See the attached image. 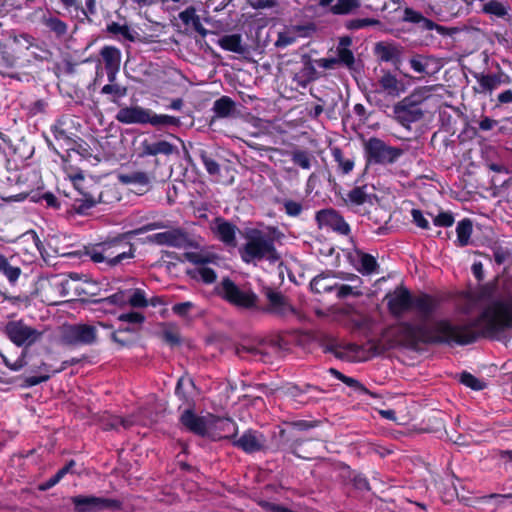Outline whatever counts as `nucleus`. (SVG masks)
Returning <instances> with one entry per match:
<instances>
[{"mask_svg": "<svg viewBox=\"0 0 512 512\" xmlns=\"http://www.w3.org/2000/svg\"><path fill=\"white\" fill-rule=\"evenodd\" d=\"M512 324V300L490 303L473 322L457 325L450 321L436 322L431 328L407 323L392 329L395 344L456 343L465 345L474 342L479 335H492Z\"/></svg>", "mask_w": 512, "mask_h": 512, "instance_id": "f257e3e1", "label": "nucleus"}, {"mask_svg": "<svg viewBox=\"0 0 512 512\" xmlns=\"http://www.w3.org/2000/svg\"><path fill=\"white\" fill-rule=\"evenodd\" d=\"M239 253L241 259L247 264H256L262 260L275 263L281 258L275 246L274 236L270 232L260 229L246 231L245 243Z\"/></svg>", "mask_w": 512, "mask_h": 512, "instance_id": "f03ea898", "label": "nucleus"}, {"mask_svg": "<svg viewBox=\"0 0 512 512\" xmlns=\"http://www.w3.org/2000/svg\"><path fill=\"white\" fill-rule=\"evenodd\" d=\"M436 86L416 88L411 94L396 103L393 108L395 119L402 125L419 121L423 117L420 105L431 97Z\"/></svg>", "mask_w": 512, "mask_h": 512, "instance_id": "7ed1b4c3", "label": "nucleus"}, {"mask_svg": "<svg viewBox=\"0 0 512 512\" xmlns=\"http://www.w3.org/2000/svg\"><path fill=\"white\" fill-rule=\"evenodd\" d=\"M69 177L75 189L81 194V198H75L72 210L77 214H85L100 201V196L95 193L98 187L92 180L86 181L82 174L70 175Z\"/></svg>", "mask_w": 512, "mask_h": 512, "instance_id": "20e7f679", "label": "nucleus"}, {"mask_svg": "<svg viewBox=\"0 0 512 512\" xmlns=\"http://www.w3.org/2000/svg\"><path fill=\"white\" fill-rule=\"evenodd\" d=\"M3 332L13 344L23 347L25 351L39 341L43 335V332L27 325L22 320L8 321Z\"/></svg>", "mask_w": 512, "mask_h": 512, "instance_id": "39448f33", "label": "nucleus"}, {"mask_svg": "<svg viewBox=\"0 0 512 512\" xmlns=\"http://www.w3.org/2000/svg\"><path fill=\"white\" fill-rule=\"evenodd\" d=\"M364 148L369 161L378 164L394 163L404 153L403 149L389 146L376 137L369 138L364 143Z\"/></svg>", "mask_w": 512, "mask_h": 512, "instance_id": "423d86ee", "label": "nucleus"}, {"mask_svg": "<svg viewBox=\"0 0 512 512\" xmlns=\"http://www.w3.org/2000/svg\"><path fill=\"white\" fill-rule=\"evenodd\" d=\"M220 294L229 303L245 309L254 307L257 301V296L252 291L239 288L228 278L221 282Z\"/></svg>", "mask_w": 512, "mask_h": 512, "instance_id": "0eeeda50", "label": "nucleus"}, {"mask_svg": "<svg viewBox=\"0 0 512 512\" xmlns=\"http://www.w3.org/2000/svg\"><path fill=\"white\" fill-rule=\"evenodd\" d=\"M473 77L477 82V85L473 87V91L476 94L491 95L501 84H509L511 82V78L500 69L495 74L474 73Z\"/></svg>", "mask_w": 512, "mask_h": 512, "instance_id": "6e6552de", "label": "nucleus"}, {"mask_svg": "<svg viewBox=\"0 0 512 512\" xmlns=\"http://www.w3.org/2000/svg\"><path fill=\"white\" fill-rule=\"evenodd\" d=\"M94 286L87 279H81L77 274L70 273L69 280H66V303L81 301L84 302L92 296Z\"/></svg>", "mask_w": 512, "mask_h": 512, "instance_id": "1a4fd4ad", "label": "nucleus"}, {"mask_svg": "<svg viewBox=\"0 0 512 512\" xmlns=\"http://www.w3.org/2000/svg\"><path fill=\"white\" fill-rule=\"evenodd\" d=\"M39 371L36 372L35 375H19V376H7L6 373H0V384L5 385H15L21 388H29L36 386L42 382H45L49 379V374L47 373L46 365L41 362L38 366Z\"/></svg>", "mask_w": 512, "mask_h": 512, "instance_id": "9d476101", "label": "nucleus"}, {"mask_svg": "<svg viewBox=\"0 0 512 512\" xmlns=\"http://www.w3.org/2000/svg\"><path fill=\"white\" fill-rule=\"evenodd\" d=\"M213 421V415L198 416L191 409H186L180 417V423L188 431L197 435H208L209 425Z\"/></svg>", "mask_w": 512, "mask_h": 512, "instance_id": "9b49d317", "label": "nucleus"}, {"mask_svg": "<svg viewBox=\"0 0 512 512\" xmlns=\"http://www.w3.org/2000/svg\"><path fill=\"white\" fill-rule=\"evenodd\" d=\"M96 340V329L87 324L66 326V345H86Z\"/></svg>", "mask_w": 512, "mask_h": 512, "instance_id": "f8f14e48", "label": "nucleus"}, {"mask_svg": "<svg viewBox=\"0 0 512 512\" xmlns=\"http://www.w3.org/2000/svg\"><path fill=\"white\" fill-rule=\"evenodd\" d=\"M72 502L78 512H96L106 508L118 507V501L116 500L92 496H77L72 498Z\"/></svg>", "mask_w": 512, "mask_h": 512, "instance_id": "ddd939ff", "label": "nucleus"}, {"mask_svg": "<svg viewBox=\"0 0 512 512\" xmlns=\"http://www.w3.org/2000/svg\"><path fill=\"white\" fill-rule=\"evenodd\" d=\"M316 221L320 227L330 228L341 234H348L350 231L349 225L334 209H324L317 212Z\"/></svg>", "mask_w": 512, "mask_h": 512, "instance_id": "4468645a", "label": "nucleus"}, {"mask_svg": "<svg viewBox=\"0 0 512 512\" xmlns=\"http://www.w3.org/2000/svg\"><path fill=\"white\" fill-rule=\"evenodd\" d=\"M335 357L347 362H360L369 358V353L362 346L354 343L337 344L332 348Z\"/></svg>", "mask_w": 512, "mask_h": 512, "instance_id": "2eb2a0df", "label": "nucleus"}, {"mask_svg": "<svg viewBox=\"0 0 512 512\" xmlns=\"http://www.w3.org/2000/svg\"><path fill=\"white\" fill-rule=\"evenodd\" d=\"M375 91L396 98L405 91V85L391 72L383 71V74L378 79Z\"/></svg>", "mask_w": 512, "mask_h": 512, "instance_id": "dca6fc26", "label": "nucleus"}, {"mask_svg": "<svg viewBox=\"0 0 512 512\" xmlns=\"http://www.w3.org/2000/svg\"><path fill=\"white\" fill-rule=\"evenodd\" d=\"M388 307L390 311L399 315L412 307L413 299L409 291L404 287L396 288L392 293L387 295Z\"/></svg>", "mask_w": 512, "mask_h": 512, "instance_id": "f3484780", "label": "nucleus"}, {"mask_svg": "<svg viewBox=\"0 0 512 512\" xmlns=\"http://www.w3.org/2000/svg\"><path fill=\"white\" fill-rule=\"evenodd\" d=\"M29 198L32 202H40L41 200H44L46 202V206L48 208L53 209H60L61 202L58 200V198L52 193V192H35L33 190L30 191H23L19 194L12 195L8 197L7 200L14 201V202H20L24 201L25 199Z\"/></svg>", "mask_w": 512, "mask_h": 512, "instance_id": "a211bd4d", "label": "nucleus"}, {"mask_svg": "<svg viewBox=\"0 0 512 512\" xmlns=\"http://www.w3.org/2000/svg\"><path fill=\"white\" fill-rule=\"evenodd\" d=\"M211 230L226 245L233 247L236 245L237 227L234 224L222 218H216L211 224Z\"/></svg>", "mask_w": 512, "mask_h": 512, "instance_id": "6ab92c4d", "label": "nucleus"}, {"mask_svg": "<svg viewBox=\"0 0 512 512\" xmlns=\"http://www.w3.org/2000/svg\"><path fill=\"white\" fill-rule=\"evenodd\" d=\"M153 241L159 245H167L179 248L185 247L189 243L187 234L180 228L157 233L153 236Z\"/></svg>", "mask_w": 512, "mask_h": 512, "instance_id": "aec40b11", "label": "nucleus"}, {"mask_svg": "<svg viewBox=\"0 0 512 512\" xmlns=\"http://www.w3.org/2000/svg\"><path fill=\"white\" fill-rule=\"evenodd\" d=\"M148 112L140 106L124 107L118 111L116 119L123 124H147Z\"/></svg>", "mask_w": 512, "mask_h": 512, "instance_id": "412c9836", "label": "nucleus"}, {"mask_svg": "<svg viewBox=\"0 0 512 512\" xmlns=\"http://www.w3.org/2000/svg\"><path fill=\"white\" fill-rule=\"evenodd\" d=\"M100 424L104 430H119L120 427L124 429L130 428L134 424H146V421L141 418L131 416L128 418H121L119 416L105 413L100 418Z\"/></svg>", "mask_w": 512, "mask_h": 512, "instance_id": "4be33fe9", "label": "nucleus"}, {"mask_svg": "<svg viewBox=\"0 0 512 512\" xmlns=\"http://www.w3.org/2000/svg\"><path fill=\"white\" fill-rule=\"evenodd\" d=\"M236 434V424L228 418H220L213 415V421L209 425L208 435L213 438H230Z\"/></svg>", "mask_w": 512, "mask_h": 512, "instance_id": "5701e85b", "label": "nucleus"}, {"mask_svg": "<svg viewBox=\"0 0 512 512\" xmlns=\"http://www.w3.org/2000/svg\"><path fill=\"white\" fill-rule=\"evenodd\" d=\"M265 437L256 431L245 432L234 445L238 446L247 453H253L262 450L265 447Z\"/></svg>", "mask_w": 512, "mask_h": 512, "instance_id": "b1692460", "label": "nucleus"}, {"mask_svg": "<svg viewBox=\"0 0 512 512\" xmlns=\"http://www.w3.org/2000/svg\"><path fill=\"white\" fill-rule=\"evenodd\" d=\"M100 55L105 63L110 81L115 79V74L119 70L121 62V52L113 46H105L101 49Z\"/></svg>", "mask_w": 512, "mask_h": 512, "instance_id": "393cba45", "label": "nucleus"}, {"mask_svg": "<svg viewBox=\"0 0 512 512\" xmlns=\"http://www.w3.org/2000/svg\"><path fill=\"white\" fill-rule=\"evenodd\" d=\"M322 7L330 6V11L336 15L349 14L360 7L359 0H319Z\"/></svg>", "mask_w": 512, "mask_h": 512, "instance_id": "a878e982", "label": "nucleus"}, {"mask_svg": "<svg viewBox=\"0 0 512 512\" xmlns=\"http://www.w3.org/2000/svg\"><path fill=\"white\" fill-rule=\"evenodd\" d=\"M100 245L102 249L106 250L104 256H106V263L109 266H115L119 264L122 260L133 257L131 249L129 250V252H120L117 254L115 253L114 248L117 247L118 241L113 240L109 242L100 243Z\"/></svg>", "mask_w": 512, "mask_h": 512, "instance_id": "bb28decb", "label": "nucleus"}, {"mask_svg": "<svg viewBox=\"0 0 512 512\" xmlns=\"http://www.w3.org/2000/svg\"><path fill=\"white\" fill-rule=\"evenodd\" d=\"M184 257L190 263L199 266L207 264H216L220 259V257L216 253L204 249L199 251L186 252L184 254Z\"/></svg>", "mask_w": 512, "mask_h": 512, "instance_id": "cd10ccee", "label": "nucleus"}, {"mask_svg": "<svg viewBox=\"0 0 512 512\" xmlns=\"http://www.w3.org/2000/svg\"><path fill=\"white\" fill-rule=\"evenodd\" d=\"M267 297L272 312L279 315H287L288 313L293 312L291 305L282 294L270 291L268 292Z\"/></svg>", "mask_w": 512, "mask_h": 512, "instance_id": "c85d7f7f", "label": "nucleus"}, {"mask_svg": "<svg viewBox=\"0 0 512 512\" xmlns=\"http://www.w3.org/2000/svg\"><path fill=\"white\" fill-rule=\"evenodd\" d=\"M142 148V154L145 156H156L158 154L170 155L174 152V146L168 141L164 140L155 143L144 141Z\"/></svg>", "mask_w": 512, "mask_h": 512, "instance_id": "c756f323", "label": "nucleus"}, {"mask_svg": "<svg viewBox=\"0 0 512 512\" xmlns=\"http://www.w3.org/2000/svg\"><path fill=\"white\" fill-rule=\"evenodd\" d=\"M375 53L381 61L390 62L400 57L401 50L394 44L380 42L375 45Z\"/></svg>", "mask_w": 512, "mask_h": 512, "instance_id": "7c9ffc66", "label": "nucleus"}, {"mask_svg": "<svg viewBox=\"0 0 512 512\" xmlns=\"http://www.w3.org/2000/svg\"><path fill=\"white\" fill-rule=\"evenodd\" d=\"M218 45L227 51L237 54L246 52L245 46L242 44V37L239 34L225 35L218 40Z\"/></svg>", "mask_w": 512, "mask_h": 512, "instance_id": "2f4dec72", "label": "nucleus"}, {"mask_svg": "<svg viewBox=\"0 0 512 512\" xmlns=\"http://www.w3.org/2000/svg\"><path fill=\"white\" fill-rule=\"evenodd\" d=\"M21 273L22 270L19 266H13L6 256L0 253V274L4 275L11 285L18 281Z\"/></svg>", "mask_w": 512, "mask_h": 512, "instance_id": "473e14b6", "label": "nucleus"}, {"mask_svg": "<svg viewBox=\"0 0 512 512\" xmlns=\"http://www.w3.org/2000/svg\"><path fill=\"white\" fill-rule=\"evenodd\" d=\"M473 231L472 221L470 219H463L458 222L456 227L457 244L460 247L467 246L470 243V238Z\"/></svg>", "mask_w": 512, "mask_h": 512, "instance_id": "72a5a7b5", "label": "nucleus"}, {"mask_svg": "<svg viewBox=\"0 0 512 512\" xmlns=\"http://www.w3.org/2000/svg\"><path fill=\"white\" fill-rule=\"evenodd\" d=\"M179 18L184 24H191L201 35L206 34V30L201 24L200 17L196 14V10L193 7H189L180 12Z\"/></svg>", "mask_w": 512, "mask_h": 512, "instance_id": "f704fd0d", "label": "nucleus"}, {"mask_svg": "<svg viewBox=\"0 0 512 512\" xmlns=\"http://www.w3.org/2000/svg\"><path fill=\"white\" fill-rule=\"evenodd\" d=\"M188 274L197 280H201L205 284L214 283L217 279V274L214 269L207 265H201L198 268L188 271Z\"/></svg>", "mask_w": 512, "mask_h": 512, "instance_id": "c9c22d12", "label": "nucleus"}, {"mask_svg": "<svg viewBox=\"0 0 512 512\" xmlns=\"http://www.w3.org/2000/svg\"><path fill=\"white\" fill-rule=\"evenodd\" d=\"M373 195L367 192V186L355 187L347 194V200L354 205L371 202Z\"/></svg>", "mask_w": 512, "mask_h": 512, "instance_id": "e433bc0d", "label": "nucleus"}, {"mask_svg": "<svg viewBox=\"0 0 512 512\" xmlns=\"http://www.w3.org/2000/svg\"><path fill=\"white\" fill-rule=\"evenodd\" d=\"M161 336L162 339L171 346L179 345L181 342L179 329L174 324H163Z\"/></svg>", "mask_w": 512, "mask_h": 512, "instance_id": "4c0bfd02", "label": "nucleus"}, {"mask_svg": "<svg viewBox=\"0 0 512 512\" xmlns=\"http://www.w3.org/2000/svg\"><path fill=\"white\" fill-rule=\"evenodd\" d=\"M334 160L337 162L340 171L343 174L350 173L354 168V160L344 156L342 150L338 147H334L331 150Z\"/></svg>", "mask_w": 512, "mask_h": 512, "instance_id": "58836bf2", "label": "nucleus"}, {"mask_svg": "<svg viewBox=\"0 0 512 512\" xmlns=\"http://www.w3.org/2000/svg\"><path fill=\"white\" fill-rule=\"evenodd\" d=\"M412 306L422 314L428 315L436 308V301L428 295H422L413 300Z\"/></svg>", "mask_w": 512, "mask_h": 512, "instance_id": "ea45409f", "label": "nucleus"}, {"mask_svg": "<svg viewBox=\"0 0 512 512\" xmlns=\"http://www.w3.org/2000/svg\"><path fill=\"white\" fill-rule=\"evenodd\" d=\"M107 32L112 35H120L125 40L133 42L135 40V35L130 27L126 24H119L117 22H112L107 25Z\"/></svg>", "mask_w": 512, "mask_h": 512, "instance_id": "a19ab883", "label": "nucleus"}, {"mask_svg": "<svg viewBox=\"0 0 512 512\" xmlns=\"http://www.w3.org/2000/svg\"><path fill=\"white\" fill-rule=\"evenodd\" d=\"M4 364L12 371H19L22 368L29 366V361L27 360L26 351L22 350L20 356L16 359H12L8 355L1 354Z\"/></svg>", "mask_w": 512, "mask_h": 512, "instance_id": "79ce46f5", "label": "nucleus"}, {"mask_svg": "<svg viewBox=\"0 0 512 512\" xmlns=\"http://www.w3.org/2000/svg\"><path fill=\"white\" fill-rule=\"evenodd\" d=\"M311 289L316 293H325L335 288L332 279L325 275H319L311 281Z\"/></svg>", "mask_w": 512, "mask_h": 512, "instance_id": "37998d69", "label": "nucleus"}, {"mask_svg": "<svg viewBox=\"0 0 512 512\" xmlns=\"http://www.w3.org/2000/svg\"><path fill=\"white\" fill-rule=\"evenodd\" d=\"M234 108V102L226 96L221 97L214 103L213 110L219 117H227L231 114Z\"/></svg>", "mask_w": 512, "mask_h": 512, "instance_id": "c03bdc74", "label": "nucleus"}, {"mask_svg": "<svg viewBox=\"0 0 512 512\" xmlns=\"http://www.w3.org/2000/svg\"><path fill=\"white\" fill-rule=\"evenodd\" d=\"M148 121L147 123L153 126H161V125H179L180 121L178 118L169 115H157L153 114L150 110L148 112Z\"/></svg>", "mask_w": 512, "mask_h": 512, "instance_id": "a18cd8bd", "label": "nucleus"}, {"mask_svg": "<svg viewBox=\"0 0 512 512\" xmlns=\"http://www.w3.org/2000/svg\"><path fill=\"white\" fill-rule=\"evenodd\" d=\"M299 30H301L300 27H295V28H293V30H286V31L280 32L278 34V38L275 42V46L278 48H284L288 45L293 44L297 39L296 31H299Z\"/></svg>", "mask_w": 512, "mask_h": 512, "instance_id": "49530a36", "label": "nucleus"}, {"mask_svg": "<svg viewBox=\"0 0 512 512\" xmlns=\"http://www.w3.org/2000/svg\"><path fill=\"white\" fill-rule=\"evenodd\" d=\"M119 180L124 184L137 183L145 185L149 182V178L145 172L137 171L130 174H120Z\"/></svg>", "mask_w": 512, "mask_h": 512, "instance_id": "de8ad7c7", "label": "nucleus"}, {"mask_svg": "<svg viewBox=\"0 0 512 512\" xmlns=\"http://www.w3.org/2000/svg\"><path fill=\"white\" fill-rule=\"evenodd\" d=\"M312 156L303 150H295L292 152V161L302 169L308 170L311 167Z\"/></svg>", "mask_w": 512, "mask_h": 512, "instance_id": "09e8293b", "label": "nucleus"}, {"mask_svg": "<svg viewBox=\"0 0 512 512\" xmlns=\"http://www.w3.org/2000/svg\"><path fill=\"white\" fill-rule=\"evenodd\" d=\"M360 272L364 274L374 273L378 267L376 259L369 254H362L360 256Z\"/></svg>", "mask_w": 512, "mask_h": 512, "instance_id": "8fccbe9b", "label": "nucleus"}, {"mask_svg": "<svg viewBox=\"0 0 512 512\" xmlns=\"http://www.w3.org/2000/svg\"><path fill=\"white\" fill-rule=\"evenodd\" d=\"M66 147L69 152L75 151L82 157L90 156L89 146L84 141L77 142L71 139H66Z\"/></svg>", "mask_w": 512, "mask_h": 512, "instance_id": "3c124183", "label": "nucleus"}, {"mask_svg": "<svg viewBox=\"0 0 512 512\" xmlns=\"http://www.w3.org/2000/svg\"><path fill=\"white\" fill-rule=\"evenodd\" d=\"M460 380L465 386L473 390H482L486 387L485 382L481 381L470 373H463Z\"/></svg>", "mask_w": 512, "mask_h": 512, "instance_id": "603ef678", "label": "nucleus"}, {"mask_svg": "<svg viewBox=\"0 0 512 512\" xmlns=\"http://www.w3.org/2000/svg\"><path fill=\"white\" fill-rule=\"evenodd\" d=\"M411 68L419 74H427L429 60L423 56L416 55L409 60Z\"/></svg>", "mask_w": 512, "mask_h": 512, "instance_id": "864d4df0", "label": "nucleus"}, {"mask_svg": "<svg viewBox=\"0 0 512 512\" xmlns=\"http://www.w3.org/2000/svg\"><path fill=\"white\" fill-rule=\"evenodd\" d=\"M484 12L495 15L497 17H503L507 14L505 6L498 1H490L484 5Z\"/></svg>", "mask_w": 512, "mask_h": 512, "instance_id": "5fc2aeb1", "label": "nucleus"}, {"mask_svg": "<svg viewBox=\"0 0 512 512\" xmlns=\"http://www.w3.org/2000/svg\"><path fill=\"white\" fill-rule=\"evenodd\" d=\"M127 303L136 308L146 307L148 305L144 292L139 289L132 292V295L127 298Z\"/></svg>", "mask_w": 512, "mask_h": 512, "instance_id": "6e6d98bb", "label": "nucleus"}, {"mask_svg": "<svg viewBox=\"0 0 512 512\" xmlns=\"http://www.w3.org/2000/svg\"><path fill=\"white\" fill-rule=\"evenodd\" d=\"M337 59L340 64L351 67L354 64V55L349 48L337 47Z\"/></svg>", "mask_w": 512, "mask_h": 512, "instance_id": "4d7b16f0", "label": "nucleus"}, {"mask_svg": "<svg viewBox=\"0 0 512 512\" xmlns=\"http://www.w3.org/2000/svg\"><path fill=\"white\" fill-rule=\"evenodd\" d=\"M64 477V466L59 468L55 475L38 485V490L47 491L54 487Z\"/></svg>", "mask_w": 512, "mask_h": 512, "instance_id": "13d9d810", "label": "nucleus"}, {"mask_svg": "<svg viewBox=\"0 0 512 512\" xmlns=\"http://www.w3.org/2000/svg\"><path fill=\"white\" fill-rule=\"evenodd\" d=\"M379 23L378 20L372 18L352 19L347 22L346 27L351 30H356L367 26L378 25Z\"/></svg>", "mask_w": 512, "mask_h": 512, "instance_id": "bf43d9fd", "label": "nucleus"}, {"mask_svg": "<svg viewBox=\"0 0 512 512\" xmlns=\"http://www.w3.org/2000/svg\"><path fill=\"white\" fill-rule=\"evenodd\" d=\"M105 251V249L101 248L100 243L91 249H86L87 257H90L95 263L106 262V256H104Z\"/></svg>", "mask_w": 512, "mask_h": 512, "instance_id": "052dcab7", "label": "nucleus"}, {"mask_svg": "<svg viewBox=\"0 0 512 512\" xmlns=\"http://www.w3.org/2000/svg\"><path fill=\"white\" fill-rule=\"evenodd\" d=\"M335 289L337 290V296L339 298H345L349 295L353 296H361L362 292L358 289V286H351V285H340L336 286Z\"/></svg>", "mask_w": 512, "mask_h": 512, "instance_id": "680f3d73", "label": "nucleus"}, {"mask_svg": "<svg viewBox=\"0 0 512 512\" xmlns=\"http://www.w3.org/2000/svg\"><path fill=\"white\" fill-rule=\"evenodd\" d=\"M433 223L439 227H450L454 223V217L450 212H442L433 219Z\"/></svg>", "mask_w": 512, "mask_h": 512, "instance_id": "e2e57ef3", "label": "nucleus"}, {"mask_svg": "<svg viewBox=\"0 0 512 512\" xmlns=\"http://www.w3.org/2000/svg\"><path fill=\"white\" fill-rule=\"evenodd\" d=\"M68 249V247H66ZM86 247L82 250H66V264L77 263L87 257Z\"/></svg>", "mask_w": 512, "mask_h": 512, "instance_id": "0e129e2a", "label": "nucleus"}, {"mask_svg": "<svg viewBox=\"0 0 512 512\" xmlns=\"http://www.w3.org/2000/svg\"><path fill=\"white\" fill-rule=\"evenodd\" d=\"M45 24L51 31L55 32L57 36H62L64 34V22L58 18L49 17L46 19Z\"/></svg>", "mask_w": 512, "mask_h": 512, "instance_id": "69168bd1", "label": "nucleus"}, {"mask_svg": "<svg viewBox=\"0 0 512 512\" xmlns=\"http://www.w3.org/2000/svg\"><path fill=\"white\" fill-rule=\"evenodd\" d=\"M118 319L123 322H129L134 324H141L144 321V315L139 312L123 313L119 315Z\"/></svg>", "mask_w": 512, "mask_h": 512, "instance_id": "338daca9", "label": "nucleus"}, {"mask_svg": "<svg viewBox=\"0 0 512 512\" xmlns=\"http://www.w3.org/2000/svg\"><path fill=\"white\" fill-rule=\"evenodd\" d=\"M285 212L289 216L296 217L302 212V205L299 202L293 200H286L284 202Z\"/></svg>", "mask_w": 512, "mask_h": 512, "instance_id": "774afa93", "label": "nucleus"}]
</instances>
